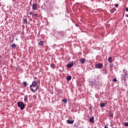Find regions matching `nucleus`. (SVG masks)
Masks as SVG:
<instances>
[{
  "label": "nucleus",
  "mask_w": 128,
  "mask_h": 128,
  "mask_svg": "<svg viewBox=\"0 0 128 128\" xmlns=\"http://www.w3.org/2000/svg\"><path fill=\"white\" fill-rule=\"evenodd\" d=\"M76 26H78V24H76Z\"/></svg>",
  "instance_id": "f704fd0d"
},
{
  "label": "nucleus",
  "mask_w": 128,
  "mask_h": 128,
  "mask_svg": "<svg viewBox=\"0 0 128 128\" xmlns=\"http://www.w3.org/2000/svg\"><path fill=\"white\" fill-rule=\"evenodd\" d=\"M110 126H112V122H111V124H110Z\"/></svg>",
  "instance_id": "72a5a7b5"
},
{
  "label": "nucleus",
  "mask_w": 128,
  "mask_h": 128,
  "mask_svg": "<svg viewBox=\"0 0 128 128\" xmlns=\"http://www.w3.org/2000/svg\"><path fill=\"white\" fill-rule=\"evenodd\" d=\"M126 96H128V92H127Z\"/></svg>",
  "instance_id": "e433bc0d"
},
{
  "label": "nucleus",
  "mask_w": 128,
  "mask_h": 128,
  "mask_svg": "<svg viewBox=\"0 0 128 128\" xmlns=\"http://www.w3.org/2000/svg\"><path fill=\"white\" fill-rule=\"evenodd\" d=\"M126 76L124 75V76L122 77V80H124V82H126Z\"/></svg>",
  "instance_id": "a211bd4d"
},
{
  "label": "nucleus",
  "mask_w": 128,
  "mask_h": 128,
  "mask_svg": "<svg viewBox=\"0 0 128 128\" xmlns=\"http://www.w3.org/2000/svg\"><path fill=\"white\" fill-rule=\"evenodd\" d=\"M29 14H30V16H32V12H30L29 13Z\"/></svg>",
  "instance_id": "7c9ffc66"
},
{
  "label": "nucleus",
  "mask_w": 128,
  "mask_h": 128,
  "mask_svg": "<svg viewBox=\"0 0 128 128\" xmlns=\"http://www.w3.org/2000/svg\"><path fill=\"white\" fill-rule=\"evenodd\" d=\"M80 61L81 64H84V62H86V59L82 58L80 60Z\"/></svg>",
  "instance_id": "9d476101"
},
{
  "label": "nucleus",
  "mask_w": 128,
  "mask_h": 128,
  "mask_svg": "<svg viewBox=\"0 0 128 128\" xmlns=\"http://www.w3.org/2000/svg\"><path fill=\"white\" fill-rule=\"evenodd\" d=\"M126 12H128V8H126Z\"/></svg>",
  "instance_id": "473e14b6"
},
{
  "label": "nucleus",
  "mask_w": 128,
  "mask_h": 128,
  "mask_svg": "<svg viewBox=\"0 0 128 128\" xmlns=\"http://www.w3.org/2000/svg\"><path fill=\"white\" fill-rule=\"evenodd\" d=\"M104 66H102V64H101V63H100L98 64H96V66H95V68H102Z\"/></svg>",
  "instance_id": "7ed1b4c3"
},
{
  "label": "nucleus",
  "mask_w": 128,
  "mask_h": 128,
  "mask_svg": "<svg viewBox=\"0 0 128 128\" xmlns=\"http://www.w3.org/2000/svg\"><path fill=\"white\" fill-rule=\"evenodd\" d=\"M17 104L18 106V108H20V110H24V102H18Z\"/></svg>",
  "instance_id": "f03ea898"
},
{
  "label": "nucleus",
  "mask_w": 128,
  "mask_h": 128,
  "mask_svg": "<svg viewBox=\"0 0 128 128\" xmlns=\"http://www.w3.org/2000/svg\"><path fill=\"white\" fill-rule=\"evenodd\" d=\"M115 7L116 8H118V4H115Z\"/></svg>",
  "instance_id": "c85d7f7f"
},
{
  "label": "nucleus",
  "mask_w": 128,
  "mask_h": 128,
  "mask_svg": "<svg viewBox=\"0 0 128 128\" xmlns=\"http://www.w3.org/2000/svg\"><path fill=\"white\" fill-rule=\"evenodd\" d=\"M66 80H72V76H67Z\"/></svg>",
  "instance_id": "2eb2a0df"
},
{
  "label": "nucleus",
  "mask_w": 128,
  "mask_h": 128,
  "mask_svg": "<svg viewBox=\"0 0 128 128\" xmlns=\"http://www.w3.org/2000/svg\"><path fill=\"white\" fill-rule=\"evenodd\" d=\"M89 110H92V106L90 107H89Z\"/></svg>",
  "instance_id": "2f4dec72"
},
{
  "label": "nucleus",
  "mask_w": 128,
  "mask_h": 128,
  "mask_svg": "<svg viewBox=\"0 0 128 128\" xmlns=\"http://www.w3.org/2000/svg\"><path fill=\"white\" fill-rule=\"evenodd\" d=\"M62 102H64V104L68 103V100L66 99H63L62 100Z\"/></svg>",
  "instance_id": "aec40b11"
},
{
  "label": "nucleus",
  "mask_w": 128,
  "mask_h": 128,
  "mask_svg": "<svg viewBox=\"0 0 128 128\" xmlns=\"http://www.w3.org/2000/svg\"><path fill=\"white\" fill-rule=\"evenodd\" d=\"M108 62L110 63H112V62H114V60H112V56L109 57L108 59Z\"/></svg>",
  "instance_id": "1a4fd4ad"
},
{
  "label": "nucleus",
  "mask_w": 128,
  "mask_h": 128,
  "mask_svg": "<svg viewBox=\"0 0 128 128\" xmlns=\"http://www.w3.org/2000/svg\"><path fill=\"white\" fill-rule=\"evenodd\" d=\"M24 100L26 102L28 101V97H24Z\"/></svg>",
  "instance_id": "a878e982"
},
{
  "label": "nucleus",
  "mask_w": 128,
  "mask_h": 128,
  "mask_svg": "<svg viewBox=\"0 0 128 128\" xmlns=\"http://www.w3.org/2000/svg\"><path fill=\"white\" fill-rule=\"evenodd\" d=\"M106 103H105V104H104V103L100 104V108H104V106H106Z\"/></svg>",
  "instance_id": "4468645a"
},
{
  "label": "nucleus",
  "mask_w": 128,
  "mask_h": 128,
  "mask_svg": "<svg viewBox=\"0 0 128 128\" xmlns=\"http://www.w3.org/2000/svg\"><path fill=\"white\" fill-rule=\"evenodd\" d=\"M124 73V76H128V71H126L125 69H124L123 70Z\"/></svg>",
  "instance_id": "9b49d317"
},
{
  "label": "nucleus",
  "mask_w": 128,
  "mask_h": 128,
  "mask_svg": "<svg viewBox=\"0 0 128 128\" xmlns=\"http://www.w3.org/2000/svg\"><path fill=\"white\" fill-rule=\"evenodd\" d=\"M124 126H128V122H125L124 124Z\"/></svg>",
  "instance_id": "bb28decb"
},
{
  "label": "nucleus",
  "mask_w": 128,
  "mask_h": 128,
  "mask_svg": "<svg viewBox=\"0 0 128 128\" xmlns=\"http://www.w3.org/2000/svg\"><path fill=\"white\" fill-rule=\"evenodd\" d=\"M116 8H112L110 10L111 14H114V12H116Z\"/></svg>",
  "instance_id": "ddd939ff"
},
{
  "label": "nucleus",
  "mask_w": 128,
  "mask_h": 128,
  "mask_svg": "<svg viewBox=\"0 0 128 128\" xmlns=\"http://www.w3.org/2000/svg\"><path fill=\"white\" fill-rule=\"evenodd\" d=\"M23 84H24V86H28V82H24Z\"/></svg>",
  "instance_id": "412c9836"
},
{
  "label": "nucleus",
  "mask_w": 128,
  "mask_h": 128,
  "mask_svg": "<svg viewBox=\"0 0 128 128\" xmlns=\"http://www.w3.org/2000/svg\"><path fill=\"white\" fill-rule=\"evenodd\" d=\"M112 82H118V80H116V78H114L112 79Z\"/></svg>",
  "instance_id": "393cba45"
},
{
  "label": "nucleus",
  "mask_w": 128,
  "mask_h": 128,
  "mask_svg": "<svg viewBox=\"0 0 128 128\" xmlns=\"http://www.w3.org/2000/svg\"><path fill=\"white\" fill-rule=\"evenodd\" d=\"M50 66L52 68H54L56 67V66L54 65V64H50Z\"/></svg>",
  "instance_id": "5701e85b"
},
{
  "label": "nucleus",
  "mask_w": 128,
  "mask_h": 128,
  "mask_svg": "<svg viewBox=\"0 0 128 128\" xmlns=\"http://www.w3.org/2000/svg\"><path fill=\"white\" fill-rule=\"evenodd\" d=\"M34 80H36V78L34 77Z\"/></svg>",
  "instance_id": "c9c22d12"
},
{
  "label": "nucleus",
  "mask_w": 128,
  "mask_h": 128,
  "mask_svg": "<svg viewBox=\"0 0 128 128\" xmlns=\"http://www.w3.org/2000/svg\"><path fill=\"white\" fill-rule=\"evenodd\" d=\"M11 47L12 48H16V44H12V46H11Z\"/></svg>",
  "instance_id": "6ab92c4d"
},
{
  "label": "nucleus",
  "mask_w": 128,
  "mask_h": 128,
  "mask_svg": "<svg viewBox=\"0 0 128 128\" xmlns=\"http://www.w3.org/2000/svg\"><path fill=\"white\" fill-rule=\"evenodd\" d=\"M108 116L109 118H114V114H112V112H110L108 114Z\"/></svg>",
  "instance_id": "f8f14e48"
},
{
  "label": "nucleus",
  "mask_w": 128,
  "mask_h": 128,
  "mask_svg": "<svg viewBox=\"0 0 128 128\" xmlns=\"http://www.w3.org/2000/svg\"><path fill=\"white\" fill-rule=\"evenodd\" d=\"M74 66V63H70L67 64V68H72Z\"/></svg>",
  "instance_id": "423d86ee"
},
{
  "label": "nucleus",
  "mask_w": 128,
  "mask_h": 128,
  "mask_svg": "<svg viewBox=\"0 0 128 128\" xmlns=\"http://www.w3.org/2000/svg\"><path fill=\"white\" fill-rule=\"evenodd\" d=\"M38 82H40V80Z\"/></svg>",
  "instance_id": "58836bf2"
},
{
  "label": "nucleus",
  "mask_w": 128,
  "mask_h": 128,
  "mask_svg": "<svg viewBox=\"0 0 128 128\" xmlns=\"http://www.w3.org/2000/svg\"><path fill=\"white\" fill-rule=\"evenodd\" d=\"M74 120H72V119L71 120H70V119H69L68 120V124H74Z\"/></svg>",
  "instance_id": "0eeeda50"
},
{
  "label": "nucleus",
  "mask_w": 128,
  "mask_h": 128,
  "mask_svg": "<svg viewBox=\"0 0 128 128\" xmlns=\"http://www.w3.org/2000/svg\"><path fill=\"white\" fill-rule=\"evenodd\" d=\"M39 46H44V42L41 40L38 42Z\"/></svg>",
  "instance_id": "f3484780"
},
{
  "label": "nucleus",
  "mask_w": 128,
  "mask_h": 128,
  "mask_svg": "<svg viewBox=\"0 0 128 128\" xmlns=\"http://www.w3.org/2000/svg\"><path fill=\"white\" fill-rule=\"evenodd\" d=\"M37 8H38V6L36 5V4H33L32 6V10H36Z\"/></svg>",
  "instance_id": "39448f33"
},
{
  "label": "nucleus",
  "mask_w": 128,
  "mask_h": 128,
  "mask_svg": "<svg viewBox=\"0 0 128 128\" xmlns=\"http://www.w3.org/2000/svg\"><path fill=\"white\" fill-rule=\"evenodd\" d=\"M94 117H91L90 120H89V122H94Z\"/></svg>",
  "instance_id": "6e6552de"
},
{
  "label": "nucleus",
  "mask_w": 128,
  "mask_h": 128,
  "mask_svg": "<svg viewBox=\"0 0 128 128\" xmlns=\"http://www.w3.org/2000/svg\"><path fill=\"white\" fill-rule=\"evenodd\" d=\"M23 20H24L23 22L24 24H28V19H26V18H24Z\"/></svg>",
  "instance_id": "dca6fc26"
},
{
  "label": "nucleus",
  "mask_w": 128,
  "mask_h": 128,
  "mask_svg": "<svg viewBox=\"0 0 128 128\" xmlns=\"http://www.w3.org/2000/svg\"><path fill=\"white\" fill-rule=\"evenodd\" d=\"M126 18H128V14L126 15Z\"/></svg>",
  "instance_id": "4c0bfd02"
},
{
  "label": "nucleus",
  "mask_w": 128,
  "mask_h": 128,
  "mask_svg": "<svg viewBox=\"0 0 128 128\" xmlns=\"http://www.w3.org/2000/svg\"><path fill=\"white\" fill-rule=\"evenodd\" d=\"M108 128V124H106L105 126H104V128Z\"/></svg>",
  "instance_id": "cd10ccee"
},
{
  "label": "nucleus",
  "mask_w": 128,
  "mask_h": 128,
  "mask_svg": "<svg viewBox=\"0 0 128 128\" xmlns=\"http://www.w3.org/2000/svg\"><path fill=\"white\" fill-rule=\"evenodd\" d=\"M30 90L33 92H36L38 90V86H34L33 85L30 86Z\"/></svg>",
  "instance_id": "f257e3e1"
},
{
  "label": "nucleus",
  "mask_w": 128,
  "mask_h": 128,
  "mask_svg": "<svg viewBox=\"0 0 128 128\" xmlns=\"http://www.w3.org/2000/svg\"><path fill=\"white\" fill-rule=\"evenodd\" d=\"M38 16V14H34L32 16V18H34V16Z\"/></svg>",
  "instance_id": "4be33fe9"
},
{
  "label": "nucleus",
  "mask_w": 128,
  "mask_h": 128,
  "mask_svg": "<svg viewBox=\"0 0 128 128\" xmlns=\"http://www.w3.org/2000/svg\"><path fill=\"white\" fill-rule=\"evenodd\" d=\"M33 98H36V95H34Z\"/></svg>",
  "instance_id": "c756f323"
},
{
  "label": "nucleus",
  "mask_w": 128,
  "mask_h": 128,
  "mask_svg": "<svg viewBox=\"0 0 128 128\" xmlns=\"http://www.w3.org/2000/svg\"><path fill=\"white\" fill-rule=\"evenodd\" d=\"M110 68H114V64L112 62L110 63Z\"/></svg>",
  "instance_id": "b1692460"
},
{
  "label": "nucleus",
  "mask_w": 128,
  "mask_h": 128,
  "mask_svg": "<svg viewBox=\"0 0 128 128\" xmlns=\"http://www.w3.org/2000/svg\"><path fill=\"white\" fill-rule=\"evenodd\" d=\"M38 82L36 81H33L32 82V84H31V86H38Z\"/></svg>",
  "instance_id": "20e7f679"
}]
</instances>
